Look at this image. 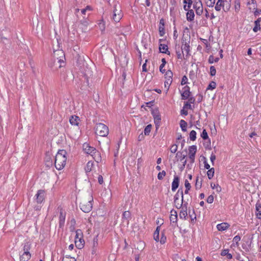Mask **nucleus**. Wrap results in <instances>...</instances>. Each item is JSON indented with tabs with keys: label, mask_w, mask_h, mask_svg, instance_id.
<instances>
[{
	"label": "nucleus",
	"mask_w": 261,
	"mask_h": 261,
	"mask_svg": "<svg viewBox=\"0 0 261 261\" xmlns=\"http://www.w3.org/2000/svg\"><path fill=\"white\" fill-rule=\"evenodd\" d=\"M67 152L65 150H59L55 159V166L58 170H62L65 166L67 157Z\"/></svg>",
	"instance_id": "obj_1"
},
{
	"label": "nucleus",
	"mask_w": 261,
	"mask_h": 261,
	"mask_svg": "<svg viewBox=\"0 0 261 261\" xmlns=\"http://www.w3.org/2000/svg\"><path fill=\"white\" fill-rule=\"evenodd\" d=\"M95 130L96 134L101 137H106L109 134L108 127L102 123H96Z\"/></svg>",
	"instance_id": "obj_2"
},
{
	"label": "nucleus",
	"mask_w": 261,
	"mask_h": 261,
	"mask_svg": "<svg viewBox=\"0 0 261 261\" xmlns=\"http://www.w3.org/2000/svg\"><path fill=\"white\" fill-rule=\"evenodd\" d=\"M75 246L81 249L84 247L85 241L83 239V232L81 229H78L75 231Z\"/></svg>",
	"instance_id": "obj_3"
},
{
	"label": "nucleus",
	"mask_w": 261,
	"mask_h": 261,
	"mask_svg": "<svg viewBox=\"0 0 261 261\" xmlns=\"http://www.w3.org/2000/svg\"><path fill=\"white\" fill-rule=\"evenodd\" d=\"M93 201V198L90 200H84L80 203L81 210L84 213H89L92 209V203Z\"/></svg>",
	"instance_id": "obj_4"
},
{
	"label": "nucleus",
	"mask_w": 261,
	"mask_h": 261,
	"mask_svg": "<svg viewBox=\"0 0 261 261\" xmlns=\"http://www.w3.org/2000/svg\"><path fill=\"white\" fill-rule=\"evenodd\" d=\"M151 113L153 117L154 124L156 128L160 125L161 121V116L158 108L151 109Z\"/></svg>",
	"instance_id": "obj_5"
},
{
	"label": "nucleus",
	"mask_w": 261,
	"mask_h": 261,
	"mask_svg": "<svg viewBox=\"0 0 261 261\" xmlns=\"http://www.w3.org/2000/svg\"><path fill=\"white\" fill-rule=\"evenodd\" d=\"M160 226H157L154 232L153 233V238L154 240L156 242L160 241V243L161 244H164L166 242L167 238L165 234L163 232H162L161 238L160 240L159 239V233H160Z\"/></svg>",
	"instance_id": "obj_6"
},
{
	"label": "nucleus",
	"mask_w": 261,
	"mask_h": 261,
	"mask_svg": "<svg viewBox=\"0 0 261 261\" xmlns=\"http://www.w3.org/2000/svg\"><path fill=\"white\" fill-rule=\"evenodd\" d=\"M35 200L37 203H41L45 198V191L43 190H39L37 191L35 196Z\"/></svg>",
	"instance_id": "obj_7"
},
{
	"label": "nucleus",
	"mask_w": 261,
	"mask_h": 261,
	"mask_svg": "<svg viewBox=\"0 0 261 261\" xmlns=\"http://www.w3.org/2000/svg\"><path fill=\"white\" fill-rule=\"evenodd\" d=\"M60 210V216H59V227L62 228L64 225L66 212H64L62 207H58Z\"/></svg>",
	"instance_id": "obj_8"
},
{
	"label": "nucleus",
	"mask_w": 261,
	"mask_h": 261,
	"mask_svg": "<svg viewBox=\"0 0 261 261\" xmlns=\"http://www.w3.org/2000/svg\"><path fill=\"white\" fill-rule=\"evenodd\" d=\"M122 13L121 12L120 10H118L116 8L114 9V10H113L112 18L115 22H119L122 18Z\"/></svg>",
	"instance_id": "obj_9"
},
{
	"label": "nucleus",
	"mask_w": 261,
	"mask_h": 261,
	"mask_svg": "<svg viewBox=\"0 0 261 261\" xmlns=\"http://www.w3.org/2000/svg\"><path fill=\"white\" fill-rule=\"evenodd\" d=\"M225 1V0H223H223H218L217 3L216 4V6L215 7V9L217 11H220L221 10L222 7L225 12H227V11L229 10V7H230L229 5L228 8H226V10L224 8Z\"/></svg>",
	"instance_id": "obj_10"
},
{
	"label": "nucleus",
	"mask_w": 261,
	"mask_h": 261,
	"mask_svg": "<svg viewBox=\"0 0 261 261\" xmlns=\"http://www.w3.org/2000/svg\"><path fill=\"white\" fill-rule=\"evenodd\" d=\"M253 238H247V240L245 241V243H243L242 244V248L245 250L246 251H249L252 248L251 244H252V240Z\"/></svg>",
	"instance_id": "obj_11"
},
{
	"label": "nucleus",
	"mask_w": 261,
	"mask_h": 261,
	"mask_svg": "<svg viewBox=\"0 0 261 261\" xmlns=\"http://www.w3.org/2000/svg\"><path fill=\"white\" fill-rule=\"evenodd\" d=\"M187 205H188V202H185L184 203V206L182 208V210H181L179 213L180 219H183L185 220H186L187 219Z\"/></svg>",
	"instance_id": "obj_12"
},
{
	"label": "nucleus",
	"mask_w": 261,
	"mask_h": 261,
	"mask_svg": "<svg viewBox=\"0 0 261 261\" xmlns=\"http://www.w3.org/2000/svg\"><path fill=\"white\" fill-rule=\"evenodd\" d=\"M179 177L177 175L174 176V179L172 182L171 189L172 191H175L178 187L179 185Z\"/></svg>",
	"instance_id": "obj_13"
},
{
	"label": "nucleus",
	"mask_w": 261,
	"mask_h": 261,
	"mask_svg": "<svg viewBox=\"0 0 261 261\" xmlns=\"http://www.w3.org/2000/svg\"><path fill=\"white\" fill-rule=\"evenodd\" d=\"M159 49L160 53L166 54L168 55H170V51L168 50V47L166 44L160 43Z\"/></svg>",
	"instance_id": "obj_14"
},
{
	"label": "nucleus",
	"mask_w": 261,
	"mask_h": 261,
	"mask_svg": "<svg viewBox=\"0 0 261 261\" xmlns=\"http://www.w3.org/2000/svg\"><path fill=\"white\" fill-rule=\"evenodd\" d=\"M90 155L93 157V159L97 163H99L101 161L100 153L96 149L94 151H92Z\"/></svg>",
	"instance_id": "obj_15"
},
{
	"label": "nucleus",
	"mask_w": 261,
	"mask_h": 261,
	"mask_svg": "<svg viewBox=\"0 0 261 261\" xmlns=\"http://www.w3.org/2000/svg\"><path fill=\"white\" fill-rule=\"evenodd\" d=\"M83 150L85 153L90 154L92 151H94L95 148L91 147L87 143H85L83 145Z\"/></svg>",
	"instance_id": "obj_16"
},
{
	"label": "nucleus",
	"mask_w": 261,
	"mask_h": 261,
	"mask_svg": "<svg viewBox=\"0 0 261 261\" xmlns=\"http://www.w3.org/2000/svg\"><path fill=\"white\" fill-rule=\"evenodd\" d=\"M179 194L181 195V197L182 203H184L185 202L184 201L183 191H182V189H179L178 190L177 193L175 194V195L174 197V204H176L177 200H178L179 197Z\"/></svg>",
	"instance_id": "obj_17"
},
{
	"label": "nucleus",
	"mask_w": 261,
	"mask_h": 261,
	"mask_svg": "<svg viewBox=\"0 0 261 261\" xmlns=\"http://www.w3.org/2000/svg\"><path fill=\"white\" fill-rule=\"evenodd\" d=\"M80 120V119L79 117L77 116H71L69 119V122L70 123L71 125L77 126L79 123V121Z\"/></svg>",
	"instance_id": "obj_18"
},
{
	"label": "nucleus",
	"mask_w": 261,
	"mask_h": 261,
	"mask_svg": "<svg viewBox=\"0 0 261 261\" xmlns=\"http://www.w3.org/2000/svg\"><path fill=\"white\" fill-rule=\"evenodd\" d=\"M31 257L30 252H23V253L20 255V261H28Z\"/></svg>",
	"instance_id": "obj_19"
},
{
	"label": "nucleus",
	"mask_w": 261,
	"mask_h": 261,
	"mask_svg": "<svg viewBox=\"0 0 261 261\" xmlns=\"http://www.w3.org/2000/svg\"><path fill=\"white\" fill-rule=\"evenodd\" d=\"M261 22V17L258 18L256 20L254 21V27L253 28V31L254 32L256 33L258 31L260 30V22Z\"/></svg>",
	"instance_id": "obj_20"
},
{
	"label": "nucleus",
	"mask_w": 261,
	"mask_h": 261,
	"mask_svg": "<svg viewBox=\"0 0 261 261\" xmlns=\"http://www.w3.org/2000/svg\"><path fill=\"white\" fill-rule=\"evenodd\" d=\"M229 226L230 225L228 223L226 222H223L218 224L217 225V228L219 231H223L227 229Z\"/></svg>",
	"instance_id": "obj_21"
},
{
	"label": "nucleus",
	"mask_w": 261,
	"mask_h": 261,
	"mask_svg": "<svg viewBox=\"0 0 261 261\" xmlns=\"http://www.w3.org/2000/svg\"><path fill=\"white\" fill-rule=\"evenodd\" d=\"M187 20L188 21H192L194 19L195 14L192 9L189 10L186 13Z\"/></svg>",
	"instance_id": "obj_22"
},
{
	"label": "nucleus",
	"mask_w": 261,
	"mask_h": 261,
	"mask_svg": "<svg viewBox=\"0 0 261 261\" xmlns=\"http://www.w3.org/2000/svg\"><path fill=\"white\" fill-rule=\"evenodd\" d=\"M98 246V239L97 236L94 237L92 241V254H94L96 253L97 248Z\"/></svg>",
	"instance_id": "obj_23"
},
{
	"label": "nucleus",
	"mask_w": 261,
	"mask_h": 261,
	"mask_svg": "<svg viewBox=\"0 0 261 261\" xmlns=\"http://www.w3.org/2000/svg\"><path fill=\"white\" fill-rule=\"evenodd\" d=\"M180 49L182 51L185 50L186 52V53H187L186 57H189L190 55L189 54L190 45L188 43L185 42V43L184 44H182V45L180 48Z\"/></svg>",
	"instance_id": "obj_24"
},
{
	"label": "nucleus",
	"mask_w": 261,
	"mask_h": 261,
	"mask_svg": "<svg viewBox=\"0 0 261 261\" xmlns=\"http://www.w3.org/2000/svg\"><path fill=\"white\" fill-rule=\"evenodd\" d=\"M256 217L259 219H261V217H259V216H261V204L256 203Z\"/></svg>",
	"instance_id": "obj_25"
},
{
	"label": "nucleus",
	"mask_w": 261,
	"mask_h": 261,
	"mask_svg": "<svg viewBox=\"0 0 261 261\" xmlns=\"http://www.w3.org/2000/svg\"><path fill=\"white\" fill-rule=\"evenodd\" d=\"M176 54L178 59H182L184 57V53L182 50H180V47H177V45L175 46Z\"/></svg>",
	"instance_id": "obj_26"
},
{
	"label": "nucleus",
	"mask_w": 261,
	"mask_h": 261,
	"mask_svg": "<svg viewBox=\"0 0 261 261\" xmlns=\"http://www.w3.org/2000/svg\"><path fill=\"white\" fill-rule=\"evenodd\" d=\"M203 145L206 150H211L212 149L211 148V142L210 138L208 139H206V140H204V141L203 143Z\"/></svg>",
	"instance_id": "obj_27"
},
{
	"label": "nucleus",
	"mask_w": 261,
	"mask_h": 261,
	"mask_svg": "<svg viewBox=\"0 0 261 261\" xmlns=\"http://www.w3.org/2000/svg\"><path fill=\"white\" fill-rule=\"evenodd\" d=\"M191 91H186L184 90L183 92L181 93V99H188L190 96H191Z\"/></svg>",
	"instance_id": "obj_28"
},
{
	"label": "nucleus",
	"mask_w": 261,
	"mask_h": 261,
	"mask_svg": "<svg viewBox=\"0 0 261 261\" xmlns=\"http://www.w3.org/2000/svg\"><path fill=\"white\" fill-rule=\"evenodd\" d=\"M93 166V163L92 161H89L85 168L86 172L87 173L92 170V167Z\"/></svg>",
	"instance_id": "obj_29"
},
{
	"label": "nucleus",
	"mask_w": 261,
	"mask_h": 261,
	"mask_svg": "<svg viewBox=\"0 0 261 261\" xmlns=\"http://www.w3.org/2000/svg\"><path fill=\"white\" fill-rule=\"evenodd\" d=\"M180 127L182 131L185 132L187 131V123L184 120H181L179 122Z\"/></svg>",
	"instance_id": "obj_30"
},
{
	"label": "nucleus",
	"mask_w": 261,
	"mask_h": 261,
	"mask_svg": "<svg viewBox=\"0 0 261 261\" xmlns=\"http://www.w3.org/2000/svg\"><path fill=\"white\" fill-rule=\"evenodd\" d=\"M122 219L124 220H127L128 222L129 219H131V213L129 211H127L123 213Z\"/></svg>",
	"instance_id": "obj_31"
},
{
	"label": "nucleus",
	"mask_w": 261,
	"mask_h": 261,
	"mask_svg": "<svg viewBox=\"0 0 261 261\" xmlns=\"http://www.w3.org/2000/svg\"><path fill=\"white\" fill-rule=\"evenodd\" d=\"M31 248V243L30 242H26L23 244V252H30Z\"/></svg>",
	"instance_id": "obj_32"
},
{
	"label": "nucleus",
	"mask_w": 261,
	"mask_h": 261,
	"mask_svg": "<svg viewBox=\"0 0 261 261\" xmlns=\"http://www.w3.org/2000/svg\"><path fill=\"white\" fill-rule=\"evenodd\" d=\"M197 151V146L196 145H192L189 147V155L196 154Z\"/></svg>",
	"instance_id": "obj_33"
},
{
	"label": "nucleus",
	"mask_w": 261,
	"mask_h": 261,
	"mask_svg": "<svg viewBox=\"0 0 261 261\" xmlns=\"http://www.w3.org/2000/svg\"><path fill=\"white\" fill-rule=\"evenodd\" d=\"M170 220L172 226H173L174 223L176 225L177 221V215H170ZM175 226V225H174V226Z\"/></svg>",
	"instance_id": "obj_34"
},
{
	"label": "nucleus",
	"mask_w": 261,
	"mask_h": 261,
	"mask_svg": "<svg viewBox=\"0 0 261 261\" xmlns=\"http://www.w3.org/2000/svg\"><path fill=\"white\" fill-rule=\"evenodd\" d=\"M208 170L207 171V175L208 179H212L215 173V169L214 168H211L208 169Z\"/></svg>",
	"instance_id": "obj_35"
},
{
	"label": "nucleus",
	"mask_w": 261,
	"mask_h": 261,
	"mask_svg": "<svg viewBox=\"0 0 261 261\" xmlns=\"http://www.w3.org/2000/svg\"><path fill=\"white\" fill-rule=\"evenodd\" d=\"M151 128H152L151 124H150L147 125L145 127V129L144 130V135L146 136H148L151 132Z\"/></svg>",
	"instance_id": "obj_36"
},
{
	"label": "nucleus",
	"mask_w": 261,
	"mask_h": 261,
	"mask_svg": "<svg viewBox=\"0 0 261 261\" xmlns=\"http://www.w3.org/2000/svg\"><path fill=\"white\" fill-rule=\"evenodd\" d=\"M196 132L194 130H192L190 132V134H189V137H190V140L191 141H195L196 139Z\"/></svg>",
	"instance_id": "obj_37"
},
{
	"label": "nucleus",
	"mask_w": 261,
	"mask_h": 261,
	"mask_svg": "<svg viewBox=\"0 0 261 261\" xmlns=\"http://www.w3.org/2000/svg\"><path fill=\"white\" fill-rule=\"evenodd\" d=\"M199 177L197 176L196 179V183H195V188L196 190L200 189L201 188L202 186V180H201L200 182H199Z\"/></svg>",
	"instance_id": "obj_38"
},
{
	"label": "nucleus",
	"mask_w": 261,
	"mask_h": 261,
	"mask_svg": "<svg viewBox=\"0 0 261 261\" xmlns=\"http://www.w3.org/2000/svg\"><path fill=\"white\" fill-rule=\"evenodd\" d=\"M216 83L214 81H212L208 85L206 90H213L216 88Z\"/></svg>",
	"instance_id": "obj_39"
},
{
	"label": "nucleus",
	"mask_w": 261,
	"mask_h": 261,
	"mask_svg": "<svg viewBox=\"0 0 261 261\" xmlns=\"http://www.w3.org/2000/svg\"><path fill=\"white\" fill-rule=\"evenodd\" d=\"M165 79L167 80V79H170V80H172L173 73L170 70H168L166 72H165Z\"/></svg>",
	"instance_id": "obj_40"
},
{
	"label": "nucleus",
	"mask_w": 261,
	"mask_h": 261,
	"mask_svg": "<svg viewBox=\"0 0 261 261\" xmlns=\"http://www.w3.org/2000/svg\"><path fill=\"white\" fill-rule=\"evenodd\" d=\"M201 137L204 140H206L209 138L207 133L205 129H203L201 134Z\"/></svg>",
	"instance_id": "obj_41"
},
{
	"label": "nucleus",
	"mask_w": 261,
	"mask_h": 261,
	"mask_svg": "<svg viewBox=\"0 0 261 261\" xmlns=\"http://www.w3.org/2000/svg\"><path fill=\"white\" fill-rule=\"evenodd\" d=\"M240 9V0L234 1V9L236 12H238L239 11Z\"/></svg>",
	"instance_id": "obj_42"
},
{
	"label": "nucleus",
	"mask_w": 261,
	"mask_h": 261,
	"mask_svg": "<svg viewBox=\"0 0 261 261\" xmlns=\"http://www.w3.org/2000/svg\"><path fill=\"white\" fill-rule=\"evenodd\" d=\"M216 0H205V4L207 7H214Z\"/></svg>",
	"instance_id": "obj_43"
},
{
	"label": "nucleus",
	"mask_w": 261,
	"mask_h": 261,
	"mask_svg": "<svg viewBox=\"0 0 261 261\" xmlns=\"http://www.w3.org/2000/svg\"><path fill=\"white\" fill-rule=\"evenodd\" d=\"M176 157L179 158L180 160L181 161L185 159V158L186 157V155L182 154V152L181 151H177V152L176 154Z\"/></svg>",
	"instance_id": "obj_44"
},
{
	"label": "nucleus",
	"mask_w": 261,
	"mask_h": 261,
	"mask_svg": "<svg viewBox=\"0 0 261 261\" xmlns=\"http://www.w3.org/2000/svg\"><path fill=\"white\" fill-rule=\"evenodd\" d=\"M159 32L160 36H163L165 34V26H159Z\"/></svg>",
	"instance_id": "obj_45"
},
{
	"label": "nucleus",
	"mask_w": 261,
	"mask_h": 261,
	"mask_svg": "<svg viewBox=\"0 0 261 261\" xmlns=\"http://www.w3.org/2000/svg\"><path fill=\"white\" fill-rule=\"evenodd\" d=\"M177 143H176V144H174L171 145L170 147V151L172 153H175L177 150Z\"/></svg>",
	"instance_id": "obj_46"
},
{
	"label": "nucleus",
	"mask_w": 261,
	"mask_h": 261,
	"mask_svg": "<svg viewBox=\"0 0 261 261\" xmlns=\"http://www.w3.org/2000/svg\"><path fill=\"white\" fill-rule=\"evenodd\" d=\"M211 186L213 189L216 188L217 192H220L221 191V187L218 184H217L216 185L215 184H214V185L213 186V184L211 183Z\"/></svg>",
	"instance_id": "obj_47"
},
{
	"label": "nucleus",
	"mask_w": 261,
	"mask_h": 261,
	"mask_svg": "<svg viewBox=\"0 0 261 261\" xmlns=\"http://www.w3.org/2000/svg\"><path fill=\"white\" fill-rule=\"evenodd\" d=\"M166 172L164 170H163L162 172H160L158 174V178L159 180H162L163 177L166 175Z\"/></svg>",
	"instance_id": "obj_48"
},
{
	"label": "nucleus",
	"mask_w": 261,
	"mask_h": 261,
	"mask_svg": "<svg viewBox=\"0 0 261 261\" xmlns=\"http://www.w3.org/2000/svg\"><path fill=\"white\" fill-rule=\"evenodd\" d=\"M172 82V80H170V79H167L165 81V87L167 88V90L169 89L170 85Z\"/></svg>",
	"instance_id": "obj_49"
},
{
	"label": "nucleus",
	"mask_w": 261,
	"mask_h": 261,
	"mask_svg": "<svg viewBox=\"0 0 261 261\" xmlns=\"http://www.w3.org/2000/svg\"><path fill=\"white\" fill-rule=\"evenodd\" d=\"M210 75L212 76H213L216 75V70L215 67L214 66H211L210 67Z\"/></svg>",
	"instance_id": "obj_50"
},
{
	"label": "nucleus",
	"mask_w": 261,
	"mask_h": 261,
	"mask_svg": "<svg viewBox=\"0 0 261 261\" xmlns=\"http://www.w3.org/2000/svg\"><path fill=\"white\" fill-rule=\"evenodd\" d=\"M80 22L81 24L83 25L85 27H87L89 24L88 20L87 18H85V17H84L82 20H81Z\"/></svg>",
	"instance_id": "obj_51"
},
{
	"label": "nucleus",
	"mask_w": 261,
	"mask_h": 261,
	"mask_svg": "<svg viewBox=\"0 0 261 261\" xmlns=\"http://www.w3.org/2000/svg\"><path fill=\"white\" fill-rule=\"evenodd\" d=\"M183 3L185 5H187L189 8H191L193 4V0H183Z\"/></svg>",
	"instance_id": "obj_52"
},
{
	"label": "nucleus",
	"mask_w": 261,
	"mask_h": 261,
	"mask_svg": "<svg viewBox=\"0 0 261 261\" xmlns=\"http://www.w3.org/2000/svg\"><path fill=\"white\" fill-rule=\"evenodd\" d=\"M188 83V78L186 75H184L181 81V85H184Z\"/></svg>",
	"instance_id": "obj_53"
},
{
	"label": "nucleus",
	"mask_w": 261,
	"mask_h": 261,
	"mask_svg": "<svg viewBox=\"0 0 261 261\" xmlns=\"http://www.w3.org/2000/svg\"><path fill=\"white\" fill-rule=\"evenodd\" d=\"M195 12H196V15H199V16L201 15L203 12V6H201V8L196 9L195 10Z\"/></svg>",
	"instance_id": "obj_54"
},
{
	"label": "nucleus",
	"mask_w": 261,
	"mask_h": 261,
	"mask_svg": "<svg viewBox=\"0 0 261 261\" xmlns=\"http://www.w3.org/2000/svg\"><path fill=\"white\" fill-rule=\"evenodd\" d=\"M240 240H241V237H240V236L237 235V236H236L233 238L232 241H233V243H236V244L237 245H238V243L240 241Z\"/></svg>",
	"instance_id": "obj_55"
},
{
	"label": "nucleus",
	"mask_w": 261,
	"mask_h": 261,
	"mask_svg": "<svg viewBox=\"0 0 261 261\" xmlns=\"http://www.w3.org/2000/svg\"><path fill=\"white\" fill-rule=\"evenodd\" d=\"M46 162L47 164V166H52L53 165V162L51 160V158L50 156H46Z\"/></svg>",
	"instance_id": "obj_56"
},
{
	"label": "nucleus",
	"mask_w": 261,
	"mask_h": 261,
	"mask_svg": "<svg viewBox=\"0 0 261 261\" xmlns=\"http://www.w3.org/2000/svg\"><path fill=\"white\" fill-rule=\"evenodd\" d=\"M98 24L101 31H103L105 30V25L102 19L100 21Z\"/></svg>",
	"instance_id": "obj_57"
},
{
	"label": "nucleus",
	"mask_w": 261,
	"mask_h": 261,
	"mask_svg": "<svg viewBox=\"0 0 261 261\" xmlns=\"http://www.w3.org/2000/svg\"><path fill=\"white\" fill-rule=\"evenodd\" d=\"M214 201V196L213 195H211L206 199V202L208 203H212Z\"/></svg>",
	"instance_id": "obj_58"
},
{
	"label": "nucleus",
	"mask_w": 261,
	"mask_h": 261,
	"mask_svg": "<svg viewBox=\"0 0 261 261\" xmlns=\"http://www.w3.org/2000/svg\"><path fill=\"white\" fill-rule=\"evenodd\" d=\"M184 109H192V108L191 103L188 101L185 102L184 106Z\"/></svg>",
	"instance_id": "obj_59"
},
{
	"label": "nucleus",
	"mask_w": 261,
	"mask_h": 261,
	"mask_svg": "<svg viewBox=\"0 0 261 261\" xmlns=\"http://www.w3.org/2000/svg\"><path fill=\"white\" fill-rule=\"evenodd\" d=\"M201 6H203V5L200 4V3L197 4V3H194L193 7L196 10V9L201 8Z\"/></svg>",
	"instance_id": "obj_60"
},
{
	"label": "nucleus",
	"mask_w": 261,
	"mask_h": 261,
	"mask_svg": "<svg viewBox=\"0 0 261 261\" xmlns=\"http://www.w3.org/2000/svg\"><path fill=\"white\" fill-rule=\"evenodd\" d=\"M185 186L186 189H187V190H190L191 188V184L189 183L187 179H186L185 181Z\"/></svg>",
	"instance_id": "obj_61"
},
{
	"label": "nucleus",
	"mask_w": 261,
	"mask_h": 261,
	"mask_svg": "<svg viewBox=\"0 0 261 261\" xmlns=\"http://www.w3.org/2000/svg\"><path fill=\"white\" fill-rule=\"evenodd\" d=\"M195 154H190L189 155V158L190 160V163L191 164H193L194 163V161H195Z\"/></svg>",
	"instance_id": "obj_62"
},
{
	"label": "nucleus",
	"mask_w": 261,
	"mask_h": 261,
	"mask_svg": "<svg viewBox=\"0 0 261 261\" xmlns=\"http://www.w3.org/2000/svg\"><path fill=\"white\" fill-rule=\"evenodd\" d=\"M203 164H204V167L205 169H209L210 168V166L207 162L206 158H204V161L203 162Z\"/></svg>",
	"instance_id": "obj_63"
},
{
	"label": "nucleus",
	"mask_w": 261,
	"mask_h": 261,
	"mask_svg": "<svg viewBox=\"0 0 261 261\" xmlns=\"http://www.w3.org/2000/svg\"><path fill=\"white\" fill-rule=\"evenodd\" d=\"M197 96H198L197 102L200 103L203 100V95L201 94H198L197 95Z\"/></svg>",
	"instance_id": "obj_64"
}]
</instances>
